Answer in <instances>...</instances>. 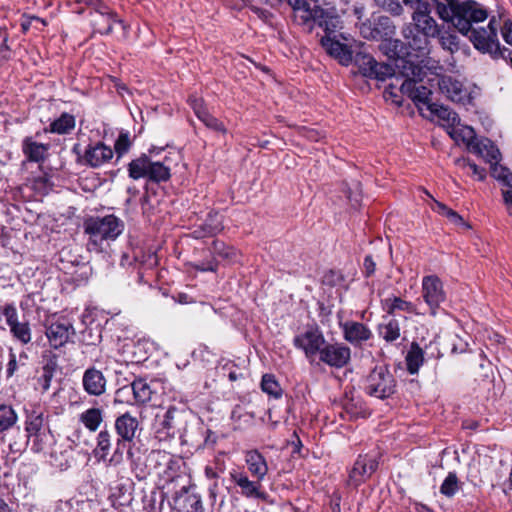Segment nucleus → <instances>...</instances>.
I'll return each mask as SVG.
<instances>
[{"mask_svg":"<svg viewBox=\"0 0 512 512\" xmlns=\"http://www.w3.org/2000/svg\"><path fill=\"white\" fill-rule=\"evenodd\" d=\"M125 224L119 217L111 214L104 217H91L84 222L85 233L89 235L88 246L100 251L104 242L109 243L124 231Z\"/></svg>","mask_w":512,"mask_h":512,"instance_id":"nucleus-1","label":"nucleus"},{"mask_svg":"<svg viewBox=\"0 0 512 512\" xmlns=\"http://www.w3.org/2000/svg\"><path fill=\"white\" fill-rule=\"evenodd\" d=\"M139 427L137 418L129 413H125L115 420V430L118 438L115 443L113 453L110 456L109 464L118 466L123 463L124 450L126 443H130L136 436Z\"/></svg>","mask_w":512,"mask_h":512,"instance_id":"nucleus-2","label":"nucleus"},{"mask_svg":"<svg viewBox=\"0 0 512 512\" xmlns=\"http://www.w3.org/2000/svg\"><path fill=\"white\" fill-rule=\"evenodd\" d=\"M356 48H364L363 43H356L354 40V65L358 67L359 73L364 77L384 80L393 75V67L387 63H378L365 50L356 51Z\"/></svg>","mask_w":512,"mask_h":512,"instance_id":"nucleus-3","label":"nucleus"},{"mask_svg":"<svg viewBox=\"0 0 512 512\" xmlns=\"http://www.w3.org/2000/svg\"><path fill=\"white\" fill-rule=\"evenodd\" d=\"M396 381L385 366L375 367L364 381L367 394L384 399L394 394Z\"/></svg>","mask_w":512,"mask_h":512,"instance_id":"nucleus-4","label":"nucleus"},{"mask_svg":"<svg viewBox=\"0 0 512 512\" xmlns=\"http://www.w3.org/2000/svg\"><path fill=\"white\" fill-rule=\"evenodd\" d=\"M484 20L485 19L479 20V22H483ZM494 22V20H490L487 29H473L472 26H470L469 32L465 35H469V39L473 43L474 47L482 53H488L490 55L500 53L497 29L494 26ZM474 23H478V21H473L471 25Z\"/></svg>","mask_w":512,"mask_h":512,"instance_id":"nucleus-5","label":"nucleus"},{"mask_svg":"<svg viewBox=\"0 0 512 512\" xmlns=\"http://www.w3.org/2000/svg\"><path fill=\"white\" fill-rule=\"evenodd\" d=\"M422 297L429 306L431 315L435 316L437 309L446 299L443 283L436 275H428L422 279Z\"/></svg>","mask_w":512,"mask_h":512,"instance_id":"nucleus-6","label":"nucleus"},{"mask_svg":"<svg viewBox=\"0 0 512 512\" xmlns=\"http://www.w3.org/2000/svg\"><path fill=\"white\" fill-rule=\"evenodd\" d=\"M78 153V162L91 168H99L108 163L114 155V151L101 141L90 143L83 154Z\"/></svg>","mask_w":512,"mask_h":512,"instance_id":"nucleus-7","label":"nucleus"},{"mask_svg":"<svg viewBox=\"0 0 512 512\" xmlns=\"http://www.w3.org/2000/svg\"><path fill=\"white\" fill-rule=\"evenodd\" d=\"M51 347L57 349L64 346L70 337L75 334L72 322L65 318L59 317L51 320L46 327L45 332Z\"/></svg>","mask_w":512,"mask_h":512,"instance_id":"nucleus-8","label":"nucleus"},{"mask_svg":"<svg viewBox=\"0 0 512 512\" xmlns=\"http://www.w3.org/2000/svg\"><path fill=\"white\" fill-rule=\"evenodd\" d=\"M412 21L410 23L418 31L423 32L424 35L435 38L440 34V27L431 16V6H421L413 10Z\"/></svg>","mask_w":512,"mask_h":512,"instance_id":"nucleus-9","label":"nucleus"},{"mask_svg":"<svg viewBox=\"0 0 512 512\" xmlns=\"http://www.w3.org/2000/svg\"><path fill=\"white\" fill-rule=\"evenodd\" d=\"M440 92L449 100L465 104L469 101V93L462 82L450 75H443L438 79Z\"/></svg>","mask_w":512,"mask_h":512,"instance_id":"nucleus-10","label":"nucleus"},{"mask_svg":"<svg viewBox=\"0 0 512 512\" xmlns=\"http://www.w3.org/2000/svg\"><path fill=\"white\" fill-rule=\"evenodd\" d=\"M324 337L318 329H309L294 338V345L305 351L307 357H312L323 349Z\"/></svg>","mask_w":512,"mask_h":512,"instance_id":"nucleus-11","label":"nucleus"},{"mask_svg":"<svg viewBox=\"0 0 512 512\" xmlns=\"http://www.w3.org/2000/svg\"><path fill=\"white\" fill-rule=\"evenodd\" d=\"M231 478L234 483L240 488L242 496L250 499H259L267 501L268 494L262 490L261 481H252L244 473H232Z\"/></svg>","mask_w":512,"mask_h":512,"instance_id":"nucleus-12","label":"nucleus"},{"mask_svg":"<svg viewBox=\"0 0 512 512\" xmlns=\"http://www.w3.org/2000/svg\"><path fill=\"white\" fill-rule=\"evenodd\" d=\"M320 359L330 366L342 367L350 359V349L340 344H328L320 351Z\"/></svg>","mask_w":512,"mask_h":512,"instance_id":"nucleus-13","label":"nucleus"},{"mask_svg":"<svg viewBox=\"0 0 512 512\" xmlns=\"http://www.w3.org/2000/svg\"><path fill=\"white\" fill-rule=\"evenodd\" d=\"M106 378L103 373L92 367L88 368L82 378L83 388L91 396H100L106 391Z\"/></svg>","mask_w":512,"mask_h":512,"instance_id":"nucleus-14","label":"nucleus"},{"mask_svg":"<svg viewBox=\"0 0 512 512\" xmlns=\"http://www.w3.org/2000/svg\"><path fill=\"white\" fill-rule=\"evenodd\" d=\"M79 4H85L87 6L92 7L96 13H100L102 19H107L109 22L107 27H101L100 22L96 21V25L98 26V32L101 34H110L113 30L114 23H120L121 21L117 19L116 15L109 10V8L101 1V0H76Z\"/></svg>","mask_w":512,"mask_h":512,"instance_id":"nucleus-15","label":"nucleus"},{"mask_svg":"<svg viewBox=\"0 0 512 512\" xmlns=\"http://www.w3.org/2000/svg\"><path fill=\"white\" fill-rule=\"evenodd\" d=\"M402 35L408 42V49L411 48L422 55L428 53L430 36L424 35V33L418 31V29L416 30L411 24L403 28Z\"/></svg>","mask_w":512,"mask_h":512,"instance_id":"nucleus-16","label":"nucleus"},{"mask_svg":"<svg viewBox=\"0 0 512 512\" xmlns=\"http://www.w3.org/2000/svg\"><path fill=\"white\" fill-rule=\"evenodd\" d=\"M321 43L327 52L336 58L340 64L348 66L352 63V51L348 45L334 41L329 37H323Z\"/></svg>","mask_w":512,"mask_h":512,"instance_id":"nucleus-17","label":"nucleus"},{"mask_svg":"<svg viewBox=\"0 0 512 512\" xmlns=\"http://www.w3.org/2000/svg\"><path fill=\"white\" fill-rule=\"evenodd\" d=\"M469 152L483 158L486 162L493 165L500 160V151L494 143L488 138H481L472 145Z\"/></svg>","mask_w":512,"mask_h":512,"instance_id":"nucleus-18","label":"nucleus"},{"mask_svg":"<svg viewBox=\"0 0 512 512\" xmlns=\"http://www.w3.org/2000/svg\"><path fill=\"white\" fill-rule=\"evenodd\" d=\"M413 55L408 51L406 56L398 58L394 62L393 74L395 70L398 71L405 78H421L423 75V68L416 63Z\"/></svg>","mask_w":512,"mask_h":512,"instance_id":"nucleus-19","label":"nucleus"},{"mask_svg":"<svg viewBox=\"0 0 512 512\" xmlns=\"http://www.w3.org/2000/svg\"><path fill=\"white\" fill-rule=\"evenodd\" d=\"M222 229V217L218 213H209L206 220L193 230L192 235L195 238H204L214 236Z\"/></svg>","mask_w":512,"mask_h":512,"instance_id":"nucleus-20","label":"nucleus"},{"mask_svg":"<svg viewBox=\"0 0 512 512\" xmlns=\"http://www.w3.org/2000/svg\"><path fill=\"white\" fill-rule=\"evenodd\" d=\"M112 448V434L108 430H101L96 437V446L93 449V455L99 462L109 464V455Z\"/></svg>","mask_w":512,"mask_h":512,"instance_id":"nucleus-21","label":"nucleus"},{"mask_svg":"<svg viewBox=\"0 0 512 512\" xmlns=\"http://www.w3.org/2000/svg\"><path fill=\"white\" fill-rule=\"evenodd\" d=\"M379 48L393 62L408 54V47L401 40L392 37L381 40Z\"/></svg>","mask_w":512,"mask_h":512,"instance_id":"nucleus-22","label":"nucleus"},{"mask_svg":"<svg viewBox=\"0 0 512 512\" xmlns=\"http://www.w3.org/2000/svg\"><path fill=\"white\" fill-rule=\"evenodd\" d=\"M246 463L248 470L253 476L257 477L259 481L264 479L268 472V467L265 458L258 451H249L246 454Z\"/></svg>","mask_w":512,"mask_h":512,"instance_id":"nucleus-23","label":"nucleus"},{"mask_svg":"<svg viewBox=\"0 0 512 512\" xmlns=\"http://www.w3.org/2000/svg\"><path fill=\"white\" fill-rule=\"evenodd\" d=\"M22 150L29 161L40 162L46 157L48 145L38 143L27 137L23 140Z\"/></svg>","mask_w":512,"mask_h":512,"instance_id":"nucleus-24","label":"nucleus"},{"mask_svg":"<svg viewBox=\"0 0 512 512\" xmlns=\"http://www.w3.org/2000/svg\"><path fill=\"white\" fill-rule=\"evenodd\" d=\"M492 167L493 176L502 181L504 185L510 187L512 189V172H510L507 168L498 165V162H495ZM503 199L507 205L512 206V190L503 192ZM512 215V211L509 212Z\"/></svg>","mask_w":512,"mask_h":512,"instance_id":"nucleus-25","label":"nucleus"},{"mask_svg":"<svg viewBox=\"0 0 512 512\" xmlns=\"http://www.w3.org/2000/svg\"><path fill=\"white\" fill-rule=\"evenodd\" d=\"M79 421L91 432L99 429L103 422V410L97 407H92L79 415Z\"/></svg>","mask_w":512,"mask_h":512,"instance_id":"nucleus-26","label":"nucleus"},{"mask_svg":"<svg viewBox=\"0 0 512 512\" xmlns=\"http://www.w3.org/2000/svg\"><path fill=\"white\" fill-rule=\"evenodd\" d=\"M407 371L414 375L418 373L420 367L424 362V351L418 343L412 342L411 347L405 358Z\"/></svg>","mask_w":512,"mask_h":512,"instance_id":"nucleus-27","label":"nucleus"},{"mask_svg":"<svg viewBox=\"0 0 512 512\" xmlns=\"http://www.w3.org/2000/svg\"><path fill=\"white\" fill-rule=\"evenodd\" d=\"M383 307L388 315H394L396 311H403L410 314L416 313V307L413 303L397 296L386 298L383 301Z\"/></svg>","mask_w":512,"mask_h":512,"instance_id":"nucleus-28","label":"nucleus"},{"mask_svg":"<svg viewBox=\"0 0 512 512\" xmlns=\"http://www.w3.org/2000/svg\"><path fill=\"white\" fill-rule=\"evenodd\" d=\"M378 463L375 455H359L356 462H354V478L359 475L361 479L370 476L377 468Z\"/></svg>","mask_w":512,"mask_h":512,"instance_id":"nucleus-29","label":"nucleus"},{"mask_svg":"<svg viewBox=\"0 0 512 512\" xmlns=\"http://www.w3.org/2000/svg\"><path fill=\"white\" fill-rule=\"evenodd\" d=\"M25 430L27 432L29 441L31 440L32 436L36 434L39 436V433L45 432L44 414L36 410L31 411L26 418Z\"/></svg>","mask_w":512,"mask_h":512,"instance_id":"nucleus-30","label":"nucleus"},{"mask_svg":"<svg viewBox=\"0 0 512 512\" xmlns=\"http://www.w3.org/2000/svg\"><path fill=\"white\" fill-rule=\"evenodd\" d=\"M131 390L135 403L146 404L151 400L152 389L144 379H136L131 384Z\"/></svg>","mask_w":512,"mask_h":512,"instance_id":"nucleus-31","label":"nucleus"},{"mask_svg":"<svg viewBox=\"0 0 512 512\" xmlns=\"http://www.w3.org/2000/svg\"><path fill=\"white\" fill-rule=\"evenodd\" d=\"M375 32H377V40H384L393 37L396 33V27L393 21L387 16H379L374 19Z\"/></svg>","mask_w":512,"mask_h":512,"instance_id":"nucleus-32","label":"nucleus"},{"mask_svg":"<svg viewBox=\"0 0 512 512\" xmlns=\"http://www.w3.org/2000/svg\"><path fill=\"white\" fill-rule=\"evenodd\" d=\"M379 334L387 342H394L400 337V325L398 320L389 318L379 325Z\"/></svg>","mask_w":512,"mask_h":512,"instance_id":"nucleus-33","label":"nucleus"},{"mask_svg":"<svg viewBox=\"0 0 512 512\" xmlns=\"http://www.w3.org/2000/svg\"><path fill=\"white\" fill-rule=\"evenodd\" d=\"M150 161L146 155L132 160L128 165L129 176L133 179L147 177Z\"/></svg>","mask_w":512,"mask_h":512,"instance_id":"nucleus-34","label":"nucleus"},{"mask_svg":"<svg viewBox=\"0 0 512 512\" xmlns=\"http://www.w3.org/2000/svg\"><path fill=\"white\" fill-rule=\"evenodd\" d=\"M18 415L10 405H0V433L6 432L16 425Z\"/></svg>","mask_w":512,"mask_h":512,"instance_id":"nucleus-35","label":"nucleus"},{"mask_svg":"<svg viewBox=\"0 0 512 512\" xmlns=\"http://www.w3.org/2000/svg\"><path fill=\"white\" fill-rule=\"evenodd\" d=\"M75 127L74 116L63 113L50 124V131L57 134H67Z\"/></svg>","mask_w":512,"mask_h":512,"instance_id":"nucleus-36","label":"nucleus"},{"mask_svg":"<svg viewBox=\"0 0 512 512\" xmlns=\"http://www.w3.org/2000/svg\"><path fill=\"white\" fill-rule=\"evenodd\" d=\"M178 410L175 407H170L162 419L159 420L160 429L158 432L163 431L167 436L175 434V428L177 426L176 415Z\"/></svg>","mask_w":512,"mask_h":512,"instance_id":"nucleus-37","label":"nucleus"},{"mask_svg":"<svg viewBox=\"0 0 512 512\" xmlns=\"http://www.w3.org/2000/svg\"><path fill=\"white\" fill-rule=\"evenodd\" d=\"M147 177L153 182L167 181L170 178V168L161 162L150 161Z\"/></svg>","mask_w":512,"mask_h":512,"instance_id":"nucleus-38","label":"nucleus"},{"mask_svg":"<svg viewBox=\"0 0 512 512\" xmlns=\"http://www.w3.org/2000/svg\"><path fill=\"white\" fill-rule=\"evenodd\" d=\"M58 365L56 360L50 359L42 368V374L38 378V384L45 392L50 388L51 380L54 377Z\"/></svg>","mask_w":512,"mask_h":512,"instance_id":"nucleus-39","label":"nucleus"},{"mask_svg":"<svg viewBox=\"0 0 512 512\" xmlns=\"http://www.w3.org/2000/svg\"><path fill=\"white\" fill-rule=\"evenodd\" d=\"M261 388L263 392L273 396L276 399L280 398L282 395V389L275 376L272 374H264L262 376Z\"/></svg>","mask_w":512,"mask_h":512,"instance_id":"nucleus-40","label":"nucleus"},{"mask_svg":"<svg viewBox=\"0 0 512 512\" xmlns=\"http://www.w3.org/2000/svg\"><path fill=\"white\" fill-rule=\"evenodd\" d=\"M428 109L431 111V113L435 114L437 117L451 125H455L456 123L459 122V117L457 113L451 111L449 108L443 105H438L434 103L432 105H429Z\"/></svg>","mask_w":512,"mask_h":512,"instance_id":"nucleus-41","label":"nucleus"},{"mask_svg":"<svg viewBox=\"0 0 512 512\" xmlns=\"http://www.w3.org/2000/svg\"><path fill=\"white\" fill-rule=\"evenodd\" d=\"M10 331L22 344H27L31 341V329L28 322L18 321L10 326Z\"/></svg>","mask_w":512,"mask_h":512,"instance_id":"nucleus-42","label":"nucleus"},{"mask_svg":"<svg viewBox=\"0 0 512 512\" xmlns=\"http://www.w3.org/2000/svg\"><path fill=\"white\" fill-rule=\"evenodd\" d=\"M458 489L459 486L457 475L454 472H450L440 487V493L447 497H453Z\"/></svg>","mask_w":512,"mask_h":512,"instance_id":"nucleus-43","label":"nucleus"},{"mask_svg":"<svg viewBox=\"0 0 512 512\" xmlns=\"http://www.w3.org/2000/svg\"><path fill=\"white\" fill-rule=\"evenodd\" d=\"M374 2L393 16H400L403 13V7L398 0H374Z\"/></svg>","mask_w":512,"mask_h":512,"instance_id":"nucleus-44","label":"nucleus"},{"mask_svg":"<svg viewBox=\"0 0 512 512\" xmlns=\"http://www.w3.org/2000/svg\"><path fill=\"white\" fill-rule=\"evenodd\" d=\"M131 146V141L129 138V134L127 132H122L119 134L118 138L115 141L114 150L117 154V157H122L125 153L128 152Z\"/></svg>","mask_w":512,"mask_h":512,"instance_id":"nucleus-45","label":"nucleus"},{"mask_svg":"<svg viewBox=\"0 0 512 512\" xmlns=\"http://www.w3.org/2000/svg\"><path fill=\"white\" fill-rule=\"evenodd\" d=\"M430 95H431L430 89H428L424 85H419L415 89V93L412 96V101L416 104L420 103V104L426 105L428 107L429 105L433 104L430 102Z\"/></svg>","mask_w":512,"mask_h":512,"instance_id":"nucleus-46","label":"nucleus"},{"mask_svg":"<svg viewBox=\"0 0 512 512\" xmlns=\"http://www.w3.org/2000/svg\"><path fill=\"white\" fill-rule=\"evenodd\" d=\"M200 121L207 128H209L213 131H216V132H219L222 134H226V132H227L223 122H221L220 120H218L217 118L212 116L210 113H208L206 116H204Z\"/></svg>","mask_w":512,"mask_h":512,"instance_id":"nucleus-47","label":"nucleus"},{"mask_svg":"<svg viewBox=\"0 0 512 512\" xmlns=\"http://www.w3.org/2000/svg\"><path fill=\"white\" fill-rule=\"evenodd\" d=\"M456 164L463 168L469 167L472 171V174L477 177L478 180L482 181L486 177V170L477 166L474 162H471L467 159H457Z\"/></svg>","mask_w":512,"mask_h":512,"instance_id":"nucleus-48","label":"nucleus"},{"mask_svg":"<svg viewBox=\"0 0 512 512\" xmlns=\"http://www.w3.org/2000/svg\"><path fill=\"white\" fill-rule=\"evenodd\" d=\"M459 136L461 137L462 141L466 144L468 150H470V148H472V145H474L479 139L477 138L474 129L470 126H465L462 129H460Z\"/></svg>","mask_w":512,"mask_h":512,"instance_id":"nucleus-49","label":"nucleus"},{"mask_svg":"<svg viewBox=\"0 0 512 512\" xmlns=\"http://www.w3.org/2000/svg\"><path fill=\"white\" fill-rule=\"evenodd\" d=\"M360 34L365 39L377 40V32H375L374 20L367 19L359 26Z\"/></svg>","mask_w":512,"mask_h":512,"instance_id":"nucleus-50","label":"nucleus"},{"mask_svg":"<svg viewBox=\"0 0 512 512\" xmlns=\"http://www.w3.org/2000/svg\"><path fill=\"white\" fill-rule=\"evenodd\" d=\"M187 512H203L201 497L197 494L188 495L185 499Z\"/></svg>","mask_w":512,"mask_h":512,"instance_id":"nucleus-51","label":"nucleus"},{"mask_svg":"<svg viewBox=\"0 0 512 512\" xmlns=\"http://www.w3.org/2000/svg\"><path fill=\"white\" fill-rule=\"evenodd\" d=\"M213 252L224 259H232L236 252L233 248L227 247L223 242H213Z\"/></svg>","mask_w":512,"mask_h":512,"instance_id":"nucleus-52","label":"nucleus"},{"mask_svg":"<svg viewBox=\"0 0 512 512\" xmlns=\"http://www.w3.org/2000/svg\"><path fill=\"white\" fill-rule=\"evenodd\" d=\"M441 46L453 53L459 49L458 37L454 34H446L440 37Z\"/></svg>","mask_w":512,"mask_h":512,"instance_id":"nucleus-53","label":"nucleus"},{"mask_svg":"<svg viewBox=\"0 0 512 512\" xmlns=\"http://www.w3.org/2000/svg\"><path fill=\"white\" fill-rule=\"evenodd\" d=\"M189 103L199 120H201L204 116H206L209 113L206 107L204 106L202 99L193 96L189 98Z\"/></svg>","mask_w":512,"mask_h":512,"instance_id":"nucleus-54","label":"nucleus"},{"mask_svg":"<svg viewBox=\"0 0 512 512\" xmlns=\"http://www.w3.org/2000/svg\"><path fill=\"white\" fill-rule=\"evenodd\" d=\"M32 439V450L34 452H42L47 446L48 434L45 432L39 433V436L36 434L31 437Z\"/></svg>","mask_w":512,"mask_h":512,"instance_id":"nucleus-55","label":"nucleus"},{"mask_svg":"<svg viewBox=\"0 0 512 512\" xmlns=\"http://www.w3.org/2000/svg\"><path fill=\"white\" fill-rule=\"evenodd\" d=\"M330 16V13L320 6L315 5L313 7V18L312 22L317 24L319 27L327 25L326 19Z\"/></svg>","mask_w":512,"mask_h":512,"instance_id":"nucleus-56","label":"nucleus"},{"mask_svg":"<svg viewBox=\"0 0 512 512\" xmlns=\"http://www.w3.org/2000/svg\"><path fill=\"white\" fill-rule=\"evenodd\" d=\"M296 21L301 25H307L312 22L313 18V8L308 5L304 7L299 12L294 14Z\"/></svg>","mask_w":512,"mask_h":512,"instance_id":"nucleus-57","label":"nucleus"},{"mask_svg":"<svg viewBox=\"0 0 512 512\" xmlns=\"http://www.w3.org/2000/svg\"><path fill=\"white\" fill-rule=\"evenodd\" d=\"M421 78H405V80L402 82L400 86V91L402 94L407 95L409 98L412 99V96L415 93V89L417 87L416 81L421 80Z\"/></svg>","mask_w":512,"mask_h":512,"instance_id":"nucleus-58","label":"nucleus"},{"mask_svg":"<svg viewBox=\"0 0 512 512\" xmlns=\"http://www.w3.org/2000/svg\"><path fill=\"white\" fill-rule=\"evenodd\" d=\"M101 340V334L99 331L94 333L92 328H86L82 332V342L86 345H96Z\"/></svg>","mask_w":512,"mask_h":512,"instance_id":"nucleus-59","label":"nucleus"},{"mask_svg":"<svg viewBox=\"0 0 512 512\" xmlns=\"http://www.w3.org/2000/svg\"><path fill=\"white\" fill-rule=\"evenodd\" d=\"M3 314L9 327L19 321L16 307L13 304H6L3 308Z\"/></svg>","mask_w":512,"mask_h":512,"instance_id":"nucleus-60","label":"nucleus"},{"mask_svg":"<svg viewBox=\"0 0 512 512\" xmlns=\"http://www.w3.org/2000/svg\"><path fill=\"white\" fill-rule=\"evenodd\" d=\"M371 336V331L361 323L354 322V340H368Z\"/></svg>","mask_w":512,"mask_h":512,"instance_id":"nucleus-61","label":"nucleus"},{"mask_svg":"<svg viewBox=\"0 0 512 512\" xmlns=\"http://www.w3.org/2000/svg\"><path fill=\"white\" fill-rule=\"evenodd\" d=\"M376 270V263L371 255H367L363 261L362 272L365 277H370Z\"/></svg>","mask_w":512,"mask_h":512,"instance_id":"nucleus-62","label":"nucleus"},{"mask_svg":"<svg viewBox=\"0 0 512 512\" xmlns=\"http://www.w3.org/2000/svg\"><path fill=\"white\" fill-rule=\"evenodd\" d=\"M502 36L506 43L512 45V22L507 20L502 27Z\"/></svg>","mask_w":512,"mask_h":512,"instance_id":"nucleus-63","label":"nucleus"},{"mask_svg":"<svg viewBox=\"0 0 512 512\" xmlns=\"http://www.w3.org/2000/svg\"><path fill=\"white\" fill-rule=\"evenodd\" d=\"M326 21H327V25H322L321 27L324 28L325 32L329 35L335 31L336 22H338V20L336 17H334L330 14V16L326 19Z\"/></svg>","mask_w":512,"mask_h":512,"instance_id":"nucleus-64","label":"nucleus"}]
</instances>
